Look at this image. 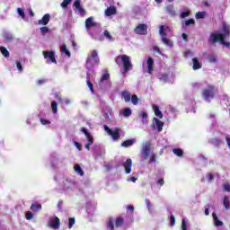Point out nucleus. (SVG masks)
<instances>
[{
	"instance_id": "nucleus-50",
	"label": "nucleus",
	"mask_w": 230,
	"mask_h": 230,
	"mask_svg": "<svg viewBox=\"0 0 230 230\" xmlns=\"http://www.w3.org/2000/svg\"><path fill=\"white\" fill-rule=\"evenodd\" d=\"M16 67L20 73H22V65L21 64V61L16 60Z\"/></svg>"
},
{
	"instance_id": "nucleus-14",
	"label": "nucleus",
	"mask_w": 230,
	"mask_h": 230,
	"mask_svg": "<svg viewBox=\"0 0 230 230\" xmlns=\"http://www.w3.org/2000/svg\"><path fill=\"white\" fill-rule=\"evenodd\" d=\"M49 19H51V16L49 13L45 14L41 20H38V24L40 26H47V24L49 23Z\"/></svg>"
},
{
	"instance_id": "nucleus-22",
	"label": "nucleus",
	"mask_w": 230,
	"mask_h": 230,
	"mask_svg": "<svg viewBox=\"0 0 230 230\" xmlns=\"http://www.w3.org/2000/svg\"><path fill=\"white\" fill-rule=\"evenodd\" d=\"M153 111H154L155 116H156V118H159L160 119H163V112L159 111V106L154 104L153 105Z\"/></svg>"
},
{
	"instance_id": "nucleus-34",
	"label": "nucleus",
	"mask_w": 230,
	"mask_h": 230,
	"mask_svg": "<svg viewBox=\"0 0 230 230\" xmlns=\"http://www.w3.org/2000/svg\"><path fill=\"white\" fill-rule=\"evenodd\" d=\"M51 109L53 114H57V112H58V104L55 101L51 102Z\"/></svg>"
},
{
	"instance_id": "nucleus-59",
	"label": "nucleus",
	"mask_w": 230,
	"mask_h": 230,
	"mask_svg": "<svg viewBox=\"0 0 230 230\" xmlns=\"http://www.w3.org/2000/svg\"><path fill=\"white\" fill-rule=\"evenodd\" d=\"M171 226H175V217L173 215L171 216Z\"/></svg>"
},
{
	"instance_id": "nucleus-28",
	"label": "nucleus",
	"mask_w": 230,
	"mask_h": 230,
	"mask_svg": "<svg viewBox=\"0 0 230 230\" xmlns=\"http://www.w3.org/2000/svg\"><path fill=\"white\" fill-rule=\"evenodd\" d=\"M223 206H224L225 209H226V210L230 209L229 196H225L223 198Z\"/></svg>"
},
{
	"instance_id": "nucleus-40",
	"label": "nucleus",
	"mask_w": 230,
	"mask_h": 230,
	"mask_svg": "<svg viewBox=\"0 0 230 230\" xmlns=\"http://www.w3.org/2000/svg\"><path fill=\"white\" fill-rule=\"evenodd\" d=\"M103 35H104L105 39H107V40H111V41L114 40L112 39V35H111V32H109V31L105 30L103 31Z\"/></svg>"
},
{
	"instance_id": "nucleus-43",
	"label": "nucleus",
	"mask_w": 230,
	"mask_h": 230,
	"mask_svg": "<svg viewBox=\"0 0 230 230\" xmlns=\"http://www.w3.org/2000/svg\"><path fill=\"white\" fill-rule=\"evenodd\" d=\"M111 78V74L105 73L102 75L100 82H105Z\"/></svg>"
},
{
	"instance_id": "nucleus-52",
	"label": "nucleus",
	"mask_w": 230,
	"mask_h": 230,
	"mask_svg": "<svg viewBox=\"0 0 230 230\" xmlns=\"http://www.w3.org/2000/svg\"><path fill=\"white\" fill-rule=\"evenodd\" d=\"M191 24H195V20L189 19V20L185 21V26H191Z\"/></svg>"
},
{
	"instance_id": "nucleus-38",
	"label": "nucleus",
	"mask_w": 230,
	"mask_h": 230,
	"mask_svg": "<svg viewBox=\"0 0 230 230\" xmlns=\"http://www.w3.org/2000/svg\"><path fill=\"white\" fill-rule=\"evenodd\" d=\"M155 163H157V155L152 153L149 158V164H155Z\"/></svg>"
},
{
	"instance_id": "nucleus-4",
	"label": "nucleus",
	"mask_w": 230,
	"mask_h": 230,
	"mask_svg": "<svg viewBox=\"0 0 230 230\" xmlns=\"http://www.w3.org/2000/svg\"><path fill=\"white\" fill-rule=\"evenodd\" d=\"M81 132H84V136L88 139V143L84 145V148H86V150H91V145L94 143V138H93V135H91V133H89V131L85 128H81Z\"/></svg>"
},
{
	"instance_id": "nucleus-26",
	"label": "nucleus",
	"mask_w": 230,
	"mask_h": 230,
	"mask_svg": "<svg viewBox=\"0 0 230 230\" xmlns=\"http://www.w3.org/2000/svg\"><path fill=\"white\" fill-rule=\"evenodd\" d=\"M121 96L125 100L126 103H128V102H130V100L132 98V96L130 95V93H128V91H123L121 93Z\"/></svg>"
},
{
	"instance_id": "nucleus-47",
	"label": "nucleus",
	"mask_w": 230,
	"mask_h": 230,
	"mask_svg": "<svg viewBox=\"0 0 230 230\" xmlns=\"http://www.w3.org/2000/svg\"><path fill=\"white\" fill-rule=\"evenodd\" d=\"M107 227L108 229L114 230V221H112V219H109L107 222Z\"/></svg>"
},
{
	"instance_id": "nucleus-45",
	"label": "nucleus",
	"mask_w": 230,
	"mask_h": 230,
	"mask_svg": "<svg viewBox=\"0 0 230 230\" xmlns=\"http://www.w3.org/2000/svg\"><path fill=\"white\" fill-rule=\"evenodd\" d=\"M26 220H33V213L31 211H27L25 213Z\"/></svg>"
},
{
	"instance_id": "nucleus-21",
	"label": "nucleus",
	"mask_w": 230,
	"mask_h": 230,
	"mask_svg": "<svg viewBox=\"0 0 230 230\" xmlns=\"http://www.w3.org/2000/svg\"><path fill=\"white\" fill-rule=\"evenodd\" d=\"M136 143V139H128L126 141H123L120 144V146H123L124 148H128V146H132Z\"/></svg>"
},
{
	"instance_id": "nucleus-3",
	"label": "nucleus",
	"mask_w": 230,
	"mask_h": 230,
	"mask_svg": "<svg viewBox=\"0 0 230 230\" xmlns=\"http://www.w3.org/2000/svg\"><path fill=\"white\" fill-rule=\"evenodd\" d=\"M201 94L206 102L215 98V87L213 84L207 85L201 92Z\"/></svg>"
},
{
	"instance_id": "nucleus-33",
	"label": "nucleus",
	"mask_w": 230,
	"mask_h": 230,
	"mask_svg": "<svg viewBox=\"0 0 230 230\" xmlns=\"http://www.w3.org/2000/svg\"><path fill=\"white\" fill-rule=\"evenodd\" d=\"M122 116H124L125 118L132 116V110H130V108H125L122 111Z\"/></svg>"
},
{
	"instance_id": "nucleus-37",
	"label": "nucleus",
	"mask_w": 230,
	"mask_h": 230,
	"mask_svg": "<svg viewBox=\"0 0 230 230\" xmlns=\"http://www.w3.org/2000/svg\"><path fill=\"white\" fill-rule=\"evenodd\" d=\"M61 53H65L66 57H71V52H69V50H67L66 45H63L61 47Z\"/></svg>"
},
{
	"instance_id": "nucleus-11",
	"label": "nucleus",
	"mask_w": 230,
	"mask_h": 230,
	"mask_svg": "<svg viewBox=\"0 0 230 230\" xmlns=\"http://www.w3.org/2000/svg\"><path fill=\"white\" fill-rule=\"evenodd\" d=\"M74 6L79 12L80 15H82V17H84L85 15V13H87L85 9H84V7H82V1L75 0L74 3Z\"/></svg>"
},
{
	"instance_id": "nucleus-15",
	"label": "nucleus",
	"mask_w": 230,
	"mask_h": 230,
	"mask_svg": "<svg viewBox=\"0 0 230 230\" xmlns=\"http://www.w3.org/2000/svg\"><path fill=\"white\" fill-rule=\"evenodd\" d=\"M123 166L125 168V172L130 173V172H132V159L128 158Z\"/></svg>"
},
{
	"instance_id": "nucleus-32",
	"label": "nucleus",
	"mask_w": 230,
	"mask_h": 230,
	"mask_svg": "<svg viewBox=\"0 0 230 230\" xmlns=\"http://www.w3.org/2000/svg\"><path fill=\"white\" fill-rule=\"evenodd\" d=\"M162 42L165 44V46H169L170 48H173V42L166 37L162 38Z\"/></svg>"
},
{
	"instance_id": "nucleus-30",
	"label": "nucleus",
	"mask_w": 230,
	"mask_h": 230,
	"mask_svg": "<svg viewBox=\"0 0 230 230\" xmlns=\"http://www.w3.org/2000/svg\"><path fill=\"white\" fill-rule=\"evenodd\" d=\"M172 154H174V155H177L178 157H182V155H184V151L181 148H173Z\"/></svg>"
},
{
	"instance_id": "nucleus-55",
	"label": "nucleus",
	"mask_w": 230,
	"mask_h": 230,
	"mask_svg": "<svg viewBox=\"0 0 230 230\" xmlns=\"http://www.w3.org/2000/svg\"><path fill=\"white\" fill-rule=\"evenodd\" d=\"M224 190L227 191V193H230V184L229 183H226L223 185Z\"/></svg>"
},
{
	"instance_id": "nucleus-12",
	"label": "nucleus",
	"mask_w": 230,
	"mask_h": 230,
	"mask_svg": "<svg viewBox=\"0 0 230 230\" xmlns=\"http://www.w3.org/2000/svg\"><path fill=\"white\" fill-rule=\"evenodd\" d=\"M96 27V22H94V18L90 16L85 20V28L86 30H91V28Z\"/></svg>"
},
{
	"instance_id": "nucleus-1",
	"label": "nucleus",
	"mask_w": 230,
	"mask_h": 230,
	"mask_svg": "<svg viewBox=\"0 0 230 230\" xmlns=\"http://www.w3.org/2000/svg\"><path fill=\"white\" fill-rule=\"evenodd\" d=\"M115 62L118 66H121L122 62L124 67L123 75H125V73H128V71H132L133 69V65L132 62L130 61V57L127 55L117 56L115 58Z\"/></svg>"
},
{
	"instance_id": "nucleus-39",
	"label": "nucleus",
	"mask_w": 230,
	"mask_h": 230,
	"mask_svg": "<svg viewBox=\"0 0 230 230\" xmlns=\"http://www.w3.org/2000/svg\"><path fill=\"white\" fill-rule=\"evenodd\" d=\"M131 103H133V105H138L139 103V98L137 97V95L134 94L131 96Z\"/></svg>"
},
{
	"instance_id": "nucleus-10",
	"label": "nucleus",
	"mask_w": 230,
	"mask_h": 230,
	"mask_svg": "<svg viewBox=\"0 0 230 230\" xmlns=\"http://www.w3.org/2000/svg\"><path fill=\"white\" fill-rule=\"evenodd\" d=\"M150 142H146L142 146V154L144 155L145 161H146V159H148V155H150Z\"/></svg>"
},
{
	"instance_id": "nucleus-51",
	"label": "nucleus",
	"mask_w": 230,
	"mask_h": 230,
	"mask_svg": "<svg viewBox=\"0 0 230 230\" xmlns=\"http://www.w3.org/2000/svg\"><path fill=\"white\" fill-rule=\"evenodd\" d=\"M17 12L19 15H21L22 19H24L26 17V14H24V11L22 8H17Z\"/></svg>"
},
{
	"instance_id": "nucleus-49",
	"label": "nucleus",
	"mask_w": 230,
	"mask_h": 230,
	"mask_svg": "<svg viewBox=\"0 0 230 230\" xmlns=\"http://www.w3.org/2000/svg\"><path fill=\"white\" fill-rule=\"evenodd\" d=\"M190 10H187V11H185V12H182V13H181V19H186V17H190Z\"/></svg>"
},
{
	"instance_id": "nucleus-44",
	"label": "nucleus",
	"mask_w": 230,
	"mask_h": 230,
	"mask_svg": "<svg viewBox=\"0 0 230 230\" xmlns=\"http://www.w3.org/2000/svg\"><path fill=\"white\" fill-rule=\"evenodd\" d=\"M75 223H76V220L75 219V217H70L68 220V228L71 229Z\"/></svg>"
},
{
	"instance_id": "nucleus-54",
	"label": "nucleus",
	"mask_w": 230,
	"mask_h": 230,
	"mask_svg": "<svg viewBox=\"0 0 230 230\" xmlns=\"http://www.w3.org/2000/svg\"><path fill=\"white\" fill-rule=\"evenodd\" d=\"M139 116L140 118H143V119H146V118H148V113H146V111H141Z\"/></svg>"
},
{
	"instance_id": "nucleus-41",
	"label": "nucleus",
	"mask_w": 230,
	"mask_h": 230,
	"mask_svg": "<svg viewBox=\"0 0 230 230\" xmlns=\"http://www.w3.org/2000/svg\"><path fill=\"white\" fill-rule=\"evenodd\" d=\"M40 31L41 33V35H46V33H49V28H48L47 26H43L40 28Z\"/></svg>"
},
{
	"instance_id": "nucleus-61",
	"label": "nucleus",
	"mask_w": 230,
	"mask_h": 230,
	"mask_svg": "<svg viewBox=\"0 0 230 230\" xmlns=\"http://www.w3.org/2000/svg\"><path fill=\"white\" fill-rule=\"evenodd\" d=\"M207 178H208V180L209 181V182H211V181H213V174H212V173H208V174L207 175Z\"/></svg>"
},
{
	"instance_id": "nucleus-24",
	"label": "nucleus",
	"mask_w": 230,
	"mask_h": 230,
	"mask_svg": "<svg viewBox=\"0 0 230 230\" xmlns=\"http://www.w3.org/2000/svg\"><path fill=\"white\" fill-rule=\"evenodd\" d=\"M3 37L5 40V42H12V40H13V35L8 31H4L3 33Z\"/></svg>"
},
{
	"instance_id": "nucleus-35",
	"label": "nucleus",
	"mask_w": 230,
	"mask_h": 230,
	"mask_svg": "<svg viewBox=\"0 0 230 230\" xmlns=\"http://www.w3.org/2000/svg\"><path fill=\"white\" fill-rule=\"evenodd\" d=\"M75 172H76V173H78L79 175L84 176V170H82V167L80 166V164H75Z\"/></svg>"
},
{
	"instance_id": "nucleus-25",
	"label": "nucleus",
	"mask_w": 230,
	"mask_h": 230,
	"mask_svg": "<svg viewBox=\"0 0 230 230\" xmlns=\"http://www.w3.org/2000/svg\"><path fill=\"white\" fill-rule=\"evenodd\" d=\"M207 59L210 64H217L218 62V58L215 54H208Z\"/></svg>"
},
{
	"instance_id": "nucleus-8",
	"label": "nucleus",
	"mask_w": 230,
	"mask_h": 230,
	"mask_svg": "<svg viewBox=\"0 0 230 230\" xmlns=\"http://www.w3.org/2000/svg\"><path fill=\"white\" fill-rule=\"evenodd\" d=\"M43 57L47 60V64H57V58H55V52L53 51H43Z\"/></svg>"
},
{
	"instance_id": "nucleus-17",
	"label": "nucleus",
	"mask_w": 230,
	"mask_h": 230,
	"mask_svg": "<svg viewBox=\"0 0 230 230\" xmlns=\"http://www.w3.org/2000/svg\"><path fill=\"white\" fill-rule=\"evenodd\" d=\"M147 73L152 75L154 73V58L149 57L147 58Z\"/></svg>"
},
{
	"instance_id": "nucleus-53",
	"label": "nucleus",
	"mask_w": 230,
	"mask_h": 230,
	"mask_svg": "<svg viewBox=\"0 0 230 230\" xmlns=\"http://www.w3.org/2000/svg\"><path fill=\"white\" fill-rule=\"evenodd\" d=\"M40 123H41V125H50L51 121H49V119H40Z\"/></svg>"
},
{
	"instance_id": "nucleus-5",
	"label": "nucleus",
	"mask_w": 230,
	"mask_h": 230,
	"mask_svg": "<svg viewBox=\"0 0 230 230\" xmlns=\"http://www.w3.org/2000/svg\"><path fill=\"white\" fill-rule=\"evenodd\" d=\"M104 129L107 131L109 136H111L113 141H118L119 139V128H115L114 130L111 129L109 127L104 126Z\"/></svg>"
},
{
	"instance_id": "nucleus-56",
	"label": "nucleus",
	"mask_w": 230,
	"mask_h": 230,
	"mask_svg": "<svg viewBox=\"0 0 230 230\" xmlns=\"http://www.w3.org/2000/svg\"><path fill=\"white\" fill-rule=\"evenodd\" d=\"M221 44L223 46H226V48H230V42H226V38H223V40L221 41Z\"/></svg>"
},
{
	"instance_id": "nucleus-57",
	"label": "nucleus",
	"mask_w": 230,
	"mask_h": 230,
	"mask_svg": "<svg viewBox=\"0 0 230 230\" xmlns=\"http://www.w3.org/2000/svg\"><path fill=\"white\" fill-rule=\"evenodd\" d=\"M154 51H155L156 53H158L159 55H163V52H161V49H159V47L155 46L153 48Z\"/></svg>"
},
{
	"instance_id": "nucleus-19",
	"label": "nucleus",
	"mask_w": 230,
	"mask_h": 230,
	"mask_svg": "<svg viewBox=\"0 0 230 230\" xmlns=\"http://www.w3.org/2000/svg\"><path fill=\"white\" fill-rule=\"evenodd\" d=\"M31 210L33 211L34 213H39V211L42 210V205L38 203H32L31 205Z\"/></svg>"
},
{
	"instance_id": "nucleus-48",
	"label": "nucleus",
	"mask_w": 230,
	"mask_h": 230,
	"mask_svg": "<svg viewBox=\"0 0 230 230\" xmlns=\"http://www.w3.org/2000/svg\"><path fill=\"white\" fill-rule=\"evenodd\" d=\"M72 1L73 0H63V2L61 3L62 8H67L68 4H71Z\"/></svg>"
},
{
	"instance_id": "nucleus-7",
	"label": "nucleus",
	"mask_w": 230,
	"mask_h": 230,
	"mask_svg": "<svg viewBox=\"0 0 230 230\" xmlns=\"http://www.w3.org/2000/svg\"><path fill=\"white\" fill-rule=\"evenodd\" d=\"M134 32L137 35H146L148 33V26L145 23H140L134 29Z\"/></svg>"
},
{
	"instance_id": "nucleus-42",
	"label": "nucleus",
	"mask_w": 230,
	"mask_h": 230,
	"mask_svg": "<svg viewBox=\"0 0 230 230\" xmlns=\"http://www.w3.org/2000/svg\"><path fill=\"white\" fill-rule=\"evenodd\" d=\"M159 34L161 35L162 39L164 37H166L167 34H166V31H164V25L160 26Z\"/></svg>"
},
{
	"instance_id": "nucleus-20",
	"label": "nucleus",
	"mask_w": 230,
	"mask_h": 230,
	"mask_svg": "<svg viewBox=\"0 0 230 230\" xmlns=\"http://www.w3.org/2000/svg\"><path fill=\"white\" fill-rule=\"evenodd\" d=\"M212 217H213V220H214V226H216V227H220V226H224V222H222L218 219V217L217 216L216 213H213Z\"/></svg>"
},
{
	"instance_id": "nucleus-60",
	"label": "nucleus",
	"mask_w": 230,
	"mask_h": 230,
	"mask_svg": "<svg viewBox=\"0 0 230 230\" xmlns=\"http://www.w3.org/2000/svg\"><path fill=\"white\" fill-rule=\"evenodd\" d=\"M157 184H159L160 186H164V179L161 178L157 181Z\"/></svg>"
},
{
	"instance_id": "nucleus-9",
	"label": "nucleus",
	"mask_w": 230,
	"mask_h": 230,
	"mask_svg": "<svg viewBox=\"0 0 230 230\" xmlns=\"http://www.w3.org/2000/svg\"><path fill=\"white\" fill-rule=\"evenodd\" d=\"M49 226L51 227V229H60V218L58 217H51Z\"/></svg>"
},
{
	"instance_id": "nucleus-23",
	"label": "nucleus",
	"mask_w": 230,
	"mask_h": 230,
	"mask_svg": "<svg viewBox=\"0 0 230 230\" xmlns=\"http://www.w3.org/2000/svg\"><path fill=\"white\" fill-rule=\"evenodd\" d=\"M154 121L156 123L158 132H163V128L164 127V122L159 120L157 118H154Z\"/></svg>"
},
{
	"instance_id": "nucleus-13",
	"label": "nucleus",
	"mask_w": 230,
	"mask_h": 230,
	"mask_svg": "<svg viewBox=\"0 0 230 230\" xmlns=\"http://www.w3.org/2000/svg\"><path fill=\"white\" fill-rule=\"evenodd\" d=\"M118 13V9L116 8V6L112 5L108 7L105 10V15L106 17H111V15H116Z\"/></svg>"
},
{
	"instance_id": "nucleus-63",
	"label": "nucleus",
	"mask_w": 230,
	"mask_h": 230,
	"mask_svg": "<svg viewBox=\"0 0 230 230\" xmlns=\"http://www.w3.org/2000/svg\"><path fill=\"white\" fill-rule=\"evenodd\" d=\"M146 204L147 208H152V203L150 202V199H146Z\"/></svg>"
},
{
	"instance_id": "nucleus-2",
	"label": "nucleus",
	"mask_w": 230,
	"mask_h": 230,
	"mask_svg": "<svg viewBox=\"0 0 230 230\" xmlns=\"http://www.w3.org/2000/svg\"><path fill=\"white\" fill-rule=\"evenodd\" d=\"M100 64V58H98V51L93 50L91 55L87 57L85 62L86 69H93V66Z\"/></svg>"
},
{
	"instance_id": "nucleus-29",
	"label": "nucleus",
	"mask_w": 230,
	"mask_h": 230,
	"mask_svg": "<svg viewBox=\"0 0 230 230\" xmlns=\"http://www.w3.org/2000/svg\"><path fill=\"white\" fill-rule=\"evenodd\" d=\"M86 84L91 91V93H94V86L93 83L91 82V75H86Z\"/></svg>"
},
{
	"instance_id": "nucleus-46",
	"label": "nucleus",
	"mask_w": 230,
	"mask_h": 230,
	"mask_svg": "<svg viewBox=\"0 0 230 230\" xmlns=\"http://www.w3.org/2000/svg\"><path fill=\"white\" fill-rule=\"evenodd\" d=\"M206 17L205 12H198L196 13V19H204Z\"/></svg>"
},
{
	"instance_id": "nucleus-16",
	"label": "nucleus",
	"mask_w": 230,
	"mask_h": 230,
	"mask_svg": "<svg viewBox=\"0 0 230 230\" xmlns=\"http://www.w3.org/2000/svg\"><path fill=\"white\" fill-rule=\"evenodd\" d=\"M192 69L197 71L198 69H202V63L199 61V58H192Z\"/></svg>"
},
{
	"instance_id": "nucleus-18",
	"label": "nucleus",
	"mask_w": 230,
	"mask_h": 230,
	"mask_svg": "<svg viewBox=\"0 0 230 230\" xmlns=\"http://www.w3.org/2000/svg\"><path fill=\"white\" fill-rule=\"evenodd\" d=\"M222 31H223L224 39H226V37H229L230 36V26L227 25V23L223 22Z\"/></svg>"
},
{
	"instance_id": "nucleus-62",
	"label": "nucleus",
	"mask_w": 230,
	"mask_h": 230,
	"mask_svg": "<svg viewBox=\"0 0 230 230\" xmlns=\"http://www.w3.org/2000/svg\"><path fill=\"white\" fill-rule=\"evenodd\" d=\"M181 37H182L183 40H185V42H188V35L186 33H182Z\"/></svg>"
},
{
	"instance_id": "nucleus-6",
	"label": "nucleus",
	"mask_w": 230,
	"mask_h": 230,
	"mask_svg": "<svg viewBox=\"0 0 230 230\" xmlns=\"http://www.w3.org/2000/svg\"><path fill=\"white\" fill-rule=\"evenodd\" d=\"M224 40V34L212 32L209 36L208 42L212 44H217V42H222Z\"/></svg>"
},
{
	"instance_id": "nucleus-27",
	"label": "nucleus",
	"mask_w": 230,
	"mask_h": 230,
	"mask_svg": "<svg viewBox=\"0 0 230 230\" xmlns=\"http://www.w3.org/2000/svg\"><path fill=\"white\" fill-rule=\"evenodd\" d=\"M167 13H169V15H172V17H175L176 15V12H175V7H173V5H168L165 8Z\"/></svg>"
},
{
	"instance_id": "nucleus-64",
	"label": "nucleus",
	"mask_w": 230,
	"mask_h": 230,
	"mask_svg": "<svg viewBox=\"0 0 230 230\" xmlns=\"http://www.w3.org/2000/svg\"><path fill=\"white\" fill-rule=\"evenodd\" d=\"M75 145L76 148H78V150H82V145H80V143L75 142Z\"/></svg>"
},
{
	"instance_id": "nucleus-31",
	"label": "nucleus",
	"mask_w": 230,
	"mask_h": 230,
	"mask_svg": "<svg viewBox=\"0 0 230 230\" xmlns=\"http://www.w3.org/2000/svg\"><path fill=\"white\" fill-rule=\"evenodd\" d=\"M0 52L2 53L3 57L8 58L10 57V51L5 47H0Z\"/></svg>"
},
{
	"instance_id": "nucleus-58",
	"label": "nucleus",
	"mask_w": 230,
	"mask_h": 230,
	"mask_svg": "<svg viewBox=\"0 0 230 230\" xmlns=\"http://www.w3.org/2000/svg\"><path fill=\"white\" fill-rule=\"evenodd\" d=\"M181 230H187L186 219H182L181 221Z\"/></svg>"
},
{
	"instance_id": "nucleus-36",
	"label": "nucleus",
	"mask_w": 230,
	"mask_h": 230,
	"mask_svg": "<svg viewBox=\"0 0 230 230\" xmlns=\"http://www.w3.org/2000/svg\"><path fill=\"white\" fill-rule=\"evenodd\" d=\"M123 217H117L115 221V227H121L123 226Z\"/></svg>"
}]
</instances>
